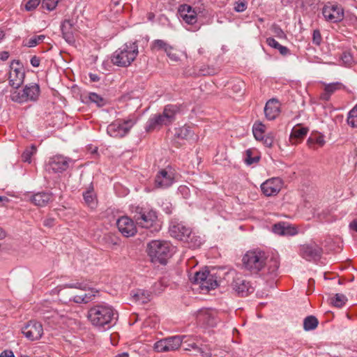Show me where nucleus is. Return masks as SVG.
<instances>
[{"label": "nucleus", "mask_w": 357, "mask_h": 357, "mask_svg": "<svg viewBox=\"0 0 357 357\" xmlns=\"http://www.w3.org/2000/svg\"><path fill=\"white\" fill-rule=\"evenodd\" d=\"M118 316L117 311L112 305L102 303L90 307L87 317L93 326L107 330L115 325Z\"/></svg>", "instance_id": "nucleus-1"}, {"label": "nucleus", "mask_w": 357, "mask_h": 357, "mask_svg": "<svg viewBox=\"0 0 357 357\" xmlns=\"http://www.w3.org/2000/svg\"><path fill=\"white\" fill-rule=\"evenodd\" d=\"M180 112V106L167 105L162 113L152 115L148 120L146 130L148 132L160 129L162 126L172 124L176 119V115Z\"/></svg>", "instance_id": "nucleus-2"}, {"label": "nucleus", "mask_w": 357, "mask_h": 357, "mask_svg": "<svg viewBox=\"0 0 357 357\" xmlns=\"http://www.w3.org/2000/svg\"><path fill=\"white\" fill-rule=\"evenodd\" d=\"M173 248L169 242L153 240L147 245V253L153 263L166 264L173 255Z\"/></svg>", "instance_id": "nucleus-3"}, {"label": "nucleus", "mask_w": 357, "mask_h": 357, "mask_svg": "<svg viewBox=\"0 0 357 357\" xmlns=\"http://www.w3.org/2000/svg\"><path fill=\"white\" fill-rule=\"evenodd\" d=\"M169 232L173 238L186 242L191 246L199 247L202 244L201 238L192 233L190 227L177 220H171Z\"/></svg>", "instance_id": "nucleus-4"}, {"label": "nucleus", "mask_w": 357, "mask_h": 357, "mask_svg": "<svg viewBox=\"0 0 357 357\" xmlns=\"http://www.w3.org/2000/svg\"><path fill=\"white\" fill-rule=\"evenodd\" d=\"M138 53L136 42L126 43L113 53L111 61L115 66L127 67L134 61Z\"/></svg>", "instance_id": "nucleus-5"}, {"label": "nucleus", "mask_w": 357, "mask_h": 357, "mask_svg": "<svg viewBox=\"0 0 357 357\" xmlns=\"http://www.w3.org/2000/svg\"><path fill=\"white\" fill-rule=\"evenodd\" d=\"M134 219L136 224L143 228L159 231L160 225L158 223L157 212L153 209L137 207L134 212Z\"/></svg>", "instance_id": "nucleus-6"}, {"label": "nucleus", "mask_w": 357, "mask_h": 357, "mask_svg": "<svg viewBox=\"0 0 357 357\" xmlns=\"http://www.w3.org/2000/svg\"><path fill=\"white\" fill-rule=\"evenodd\" d=\"M266 255L261 251H248L243 257L245 268L252 273H258L265 268Z\"/></svg>", "instance_id": "nucleus-7"}, {"label": "nucleus", "mask_w": 357, "mask_h": 357, "mask_svg": "<svg viewBox=\"0 0 357 357\" xmlns=\"http://www.w3.org/2000/svg\"><path fill=\"white\" fill-rule=\"evenodd\" d=\"M40 94V88L36 83H30L26 84L22 90L15 91L10 94V98L13 101L18 103H24L27 102H36Z\"/></svg>", "instance_id": "nucleus-8"}, {"label": "nucleus", "mask_w": 357, "mask_h": 357, "mask_svg": "<svg viewBox=\"0 0 357 357\" xmlns=\"http://www.w3.org/2000/svg\"><path fill=\"white\" fill-rule=\"evenodd\" d=\"M135 123L136 120L133 118L119 119L108 125L107 132L112 137L122 138L130 132Z\"/></svg>", "instance_id": "nucleus-9"}, {"label": "nucleus", "mask_w": 357, "mask_h": 357, "mask_svg": "<svg viewBox=\"0 0 357 357\" xmlns=\"http://www.w3.org/2000/svg\"><path fill=\"white\" fill-rule=\"evenodd\" d=\"M22 333L30 341L38 340L43 334V325L37 321L31 320L22 327Z\"/></svg>", "instance_id": "nucleus-10"}, {"label": "nucleus", "mask_w": 357, "mask_h": 357, "mask_svg": "<svg viewBox=\"0 0 357 357\" xmlns=\"http://www.w3.org/2000/svg\"><path fill=\"white\" fill-rule=\"evenodd\" d=\"M322 252V248L316 243L303 244L298 248L299 255L309 261L319 260Z\"/></svg>", "instance_id": "nucleus-11"}, {"label": "nucleus", "mask_w": 357, "mask_h": 357, "mask_svg": "<svg viewBox=\"0 0 357 357\" xmlns=\"http://www.w3.org/2000/svg\"><path fill=\"white\" fill-rule=\"evenodd\" d=\"M322 14L326 21L332 23L339 22L344 18V10L338 4L325 5L322 9Z\"/></svg>", "instance_id": "nucleus-12"}, {"label": "nucleus", "mask_w": 357, "mask_h": 357, "mask_svg": "<svg viewBox=\"0 0 357 357\" xmlns=\"http://www.w3.org/2000/svg\"><path fill=\"white\" fill-rule=\"evenodd\" d=\"M24 77L25 73L23 68L20 66V62L13 61L9 73L10 85L15 89H18L22 84Z\"/></svg>", "instance_id": "nucleus-13"}, {"label": "nucleus", "mask_w": 357, "mask_h": 357, "mask_svg": "<svg viewBox=\"0 0 357 357\" xmlns=\"http://www.w3.org/2000/svg\"><path fill=\"white\" fill-rule=\"evenodd\" d=\"M232 289L241 297H245L254 291V287L250 281L242 276H236L231 283Z\"/></svg>", "instance_id": "nucleus-14"}, {"label": "nucleus", "mask_w": 357, "mask_h": 357, "mask_svg": "<svg viewBox=\"0 0 357 357\" xmlns=\"http://www.w3.org/2000/svg\"><path fill=\"white\" fill-rule=\"evenodd\" d=\"M119 231L125 237L133 236L137 233L134 221L128 216H122L116 221Z\"/></svg>", "instance_id": "nucleus-15"}, {"label": "nucleus", "mask_w": 357, "mask_h": 357, "mask_svg": "<svg viewBox=\"0 0 357 357\" xmlns=\"http://www.w3.org/2000/svg\"><path fill=\"white\" fill-rule=\"evenodd\" d=\"M70 161L69 158L63 155H54L50 158L47 165V169L54 173L63 172L68 168Z\"/></svg>", "instance_id": "nucleus-16"}, {"label": "nucleus", "mask_w": 357, "mask_h": 357, "mask_svg": "<svg viewBox=\"0 0 357 357\" xmlns=\"http://www.w3.org/2000/svg\"><path fill=\"white\" fill-rule=\"evenodd\" d=\"M175 181L174 173L164 169L160 170L155 178V186L160 188H167Z\"/></svg>", "instance_id": "nucleus-17"}, {"label": "nucleus", "mask_w": 357, "mask_h": 357, "mask_svg": "<svg viewBox=\"0 0 357 357\" xmlns=\"http://www.w3.org/2000/svg\"><path fill=\"white\" fill-rule=\"evenodd\" d=\"M29 200L37 206L44 207L54 200V196L50 191H41L32 195Z\"/></svg>", "instance_id": "nucleus-18"}, {"label": "nucleus", "mask_w": 357, "mask_h": 357, "mask_svg": "<svg viewBox=\"0 0 357 357\" xmlns=\"http://www.w3.org/2000/svg\"><path fill=\"white\" fill-rule=\"evenodd\" d=\"M281 188V181L279 178H273L268 179L261 185V189L266 196L277 195Z\"/></svg>", "instance_id": "nucleus-19"}, {"label": "nucleus", "mask_w": 357, "mask_h": 357, "mask_svg": "<svg viewBox=\"0 0 357 357\" xmlns=\"http://www.w3.org/2000/svg\"><path fill=\"white\" fill-rule=\"evenodd\" d=\"M180 17L188 24H194L197 22V12L190 6L181 5L178 8Z\"/></svg>", "instance_id": "nucleus-20"}, {"label": "nucleus", "mask_w": 357, "mask_h": 357, "mask_svg": "<svg viewBox=\"0 0 357 357\" xmlns=\"http://www.w3.org/2000/svg\"><path fill=\"white\" fill-rule=\"evenodd\" d=\"M280 113V104L276 99H271L266 103L264 114L266 118L269 120H274Z\"/></svg>", "instance_id": "nucleus-21"}, {"label": "nucleus", "mask_w": 357, "mask_h": 357, "mask_svg": "<svg viewBox=\"0 0 357 357\" xmlns=\"http://www.w3.org/2000/svg\"><path fill=\"white\" fill-rule=\"evenodd\" d=\"M197 318L200 324L208 327H214L217 323L215 312L209 310L199 311Z\"/></svg>", "instance_id": "nucleus-22"}, {"label": "nucleus", "mask_w": 357, "mask_h": 357, "mask_svg": "<svg viewBox=\"0 0 357 357\" xmlns=\"http://www.w3.org/2000/svg\"><path fill=\"white\" fill-rule=\"evenodd\" d=\"M61 31L63 37L65 40L68 43L75 42L74 33L75 28L73 26V23L71 20H66L61 24Z\"/></svg>", "instance_id": "nucleus-23"}, {"label": "nucleus", "mask_w": 357, "mask_h": 357, "mask_svg": "<svg viewBox=\"0 0 357 357\" xmlns=\"http://www.w3.org/2000/svg\"><path fill=\"white\" fill-rule=\"evenodd\" d=\"M85 204L90 208H94L97 206V197L94 191L93 183H90L86 190L82 194Z\"/></svg>", "instance_id": "nucleus-24"}, {"label": "nucleus", "mask_w": 357, "mask_h": 357, "mask_svg": "<svg viewBox=\"0 0 357 357\" xmlns=\"http://www.w3.org/2000/svg\"><path fill=\"white\" fill-rule=\"evenodd\" d=\"M131 296L133 301L138 304H145L151 299V294L149 291L144 289H137L132 291Z\"/></svg>", "instance_id": "nucleus-25"}, {"label": "nucleus", "mask_w": 357, "mask_h": 357, "mask_svg": "<svg viewBox=\"0 0 357 357\" xmlns=\"http://www.w3.org/2000/svg\"><path fill=\"white\" fill-rule=\"evenodd\" d=\"M175 135L176 136L177 138L181 139H195V133L193 130V128L187 125H185L176 129Z\"/></svg>", "instance_id": "nucleus-26"}, {"label": "nucleus", "mask_w": 357, "mask_h": 357, "mask_svg": "<svg viewBox=\"0 0 357 357\" xmlns=\"http://www.w3.org/2000/svg\"><path fill=\"white\" fill-rule=\"evenodd\" d=\"M186 337V335H175L165 338L169 351L178 349L182 343H187L188 340H183Z\"/></svg>", "instance_id": "nucleus-27"}, {"label": "nucleus", "mask_w": 357, "mask_h": 357, "mask_svg": "<svg viewBox=\"0 0 357 357\" xmlns=\"http://www.w3.org/2000/svg\"><path fill=\"white\" fill-rule=\"evenodd\" d=\"M99 291L95 289H89L87 293L75 296L73 301L77 303H87L91 302Z\"/></svg>", "instance_id": "nucleus-28"}, {"label": "nucleus", "mask_w": 357, "mask_h": 357, "mask_svg": "<svg viewBox=\"0 0 357 357\" xmlns=\"http://www.w3.org/2000/svg\"><path fill=\"white\" fill-rule=\"evenodd\" d=\"M260 155L257 150L249 149L245 151L244 160L248 165L259 162Z\"/></svg>", "instance_id": "nucleus-29"}, {"label": "nucleus", "mask_w": 357, "mask_h": 357, "mask_svg": "<svg viewBox=\"0 0 357 357\" xmlns=\"http://www.w3.org/2000/svg\"><path fill=\"white\" fill-rule=\"evenodd\" d=\"M266 42L271 47L278 50L282 56L290 54V51L287 47L280 45L272 37L267 38Z\"/></svg>", "instance_id": "nucleus-30"}, {"label": "nucleus", "mask_w": 357, "mask_h": 357, "mask_svg": "<svg viewBox=\"0 0 357 357\" xmlns=\"http://www.w3.org/2000/svg\"><path fill=\"white\" fill-rule=\"evenodd\" d=\"M279 266L278 260L276 258H271L267 263L266 262L264 268H267V274L271 277H275L277 275Z\"/></svg>", "instance_id": "nucleus-31"}, {"label": "nucleus", "mask_w": 357, "mask_h": 357, "mask_svg": "<svg viewBox=\"0 0 357 357\" xmlns=\"http://www.w3.org/2000/svg\"><path fill=\"white\" fill-rule=\"evenodd\" d=\"M324 90L328 91L331 95L335 93L337 90H344L348 93H351V91L349 90L347 86H345L341 82H333L330 84H327L325 85Z\"/></svg>", "instance_id": "nucleus-32"}, {"label": "nucleus", "mask_w": 357, "mask_h": 357, "mask_svg": "<svg viewBox=\"0 0 357 357\" xmlns=\"http://www.w3.org/2000/svg\"><path fill=\"white\" fill-rule=\"evenodd\" d=\"M308 129L304 127H294L290 135V139H303L307 134Z\"/></svg>", "instance_id": "nucleus-33"}, {"label": "nucleus", "mask_w": 357, "mask_h": 357, "mask_svg": "<svg viewBox=\"0 0 357 357\" xmlns=\"http://www.w3.org/2000/svg\"><path fill=\"white\" fill-rule=\"evenodd\" d=\"M307 143L308 146L312 149H316L314 145H318V146L321 147L325 144L324 137L320 134L310 136L308 138Z\"/></svg>", "instance_id": "nucleus-34"}, {"label": "nucleus", "mask_w": 357, "mask_h": 357, "mask_svg": "<svg viewBox=\"0 0 357 357\" xmlns=\"http://www.w3.org/2000/svg\"><path fill=\"white\" fill-rule=\"evenodd\" d=\"M217 287L218 282L215 279H214V276L211 274H209L206 278V280H204L200 285V288L202 289V290L206 291L214 289Z\"/></svg>", "instance_id": "nucleus-35"}, {"label": "nucleus", "mask_w": 357, "mask_h": 357, "mask_svg": "<svg viewBox=\"0 0 357 357\" xmlns=\"http://www.w3.org/2000/svg\"><path fill=\"white\" fill-rule=\"evenodd\" d=\"M151 50L156 51L163 50L166 53L168 50H172V45L163 40L157 39L152 42Z\"/></svg>", "instance_id": "nucleus-36"}, {"label": "nucleus", "mask_w": 357, "mask_h": 357, "mask_svg": "<svg viewBox=\"0 0 357 357\" xmlns=\"http://www.w3.org/2000/svg\"><path fill=\"white\" fill-rule=\"evenodd\" d=\"M318 319L314 316H308L303 321V328L305 331H312L318 326Z\"/></svg>", "instance_id": "nucleus-37"}, {"label": "nucleus", "mask_w": 357, "mask_h": 357, "mask_svg": "<svg viewBox=\"0 0 357 357\" xmlns=\"http://www.w3.org/2000/svg\"><path fill=\"white\" fill-rule=\"evenodd\" d=\"M347 302V298L342 294H336L331 298V303L338 308L342 307Z\"/></svg>", "instance_id": "nucleus-38"}, {"label": "nucleus", "mask_w": 357, "mask_h": 357, "mask_svg": "<svg viewBox=\"0 0 357 357\" xmlns=\"http://www.w3.org/2000/svg\"><path fill=\"white\" fill-rule=\"evenodd\" d=\"M347 122L351 128H357V104L349 112Z\"/></svg>", "instance_id": "nucleus-39"}, {"label": "nucleus", "mask_w": 357, "mask_h": 357, "mask_svg": "<svg viewBox=\"0 0 357 357\" xmlns=\"http://www.w3.org/2000/svg\"><path fill=\"white\" fill-rule=\"evenodd\" d=\"M91 102L96 104L98 107H103L107 104V100L96 93H89L88 95Z\"/></svg>", "instance_id": "nucleus-40"}, {"label": "nucleus", "mask_w": 357, "mask_h": 357, "mask_svg": "<svg viewBox=\"0 0 357 357\" xmlns=\"http://www.w3.org/2000/svg\"><path fill=\"white\" fill-rule=\"evenodd\" d=\"M36 152V147L31 145V147L25 149L22 154V160L23 162L30 163L31 162V157Z\"/></svg>", "instance_id": "nucleus-41"}, {"label": "nucleus", "mask_w": 357, "mask_h": 357, "mask_svg": "<svg viewBox=\"0 0 357 357\" xmlns=\"http://www.w3.org/2000/svg\"><path fill=\"white\" fill-rule=\"evenodd\" d=\"M210 274V273L207 271L203 272H196L194 277L192 278V282L195 284H202V283L206 280V278Z\"/></svg>", "instance_id": "nucleus-42"}, {"label": "nucleus", "mask_w": 357, "mask_h": 357, "mask_svg": "<svg viewBox=\"0 0 357 357\" xmlns=\"http://www.w3.org/2000/svg\"><path fill=\"white\" fill-rule=\"evenodd\" d=\"M264 126L261 123H259L257 125L255 123L253 126L252 132H253V135L257 140L259 141V140H261V138H263L264 136H265L264 135Z\"/></svg>", "instance_id": "nucleus-43"}, {"label": "nucleus", "mask_w": 357, "mask_h": 357, "mask_svg": "<svg viewBox=\"0 0 357 357\" xmlns=\"http://www.w3.org/2000/svg\"><path fill=\"white\" fill-rule=\"evenodd\" d=\"M45 38V35L33 36L29 39L26 45L29 47H35L37 45L41 43Z\"/></svg>", "instance_id": "nucleus-44"}, {"label": "nucleus", "mask_w": 357, "mask_h": 357, "mask_svg": "<svg viewBox=\"0 0 357 357\" xmlns=\"http://www.w3.org/2000/svg\"><path fill=\"white\" fill-rule=\"evenodd\" d=\"M60 1L61 0H42V8L49 11L53 10L56 8Z\"/></svg>", "instance_id": "nucleus-45"}, {"label": "nucleus", "mask_w": 357, "mask_h": 357, "mask_svg": "<svg viewBox=\"0 0 357 357\" xmlns=\"http://www.w3.org/2000/svg\"><path fill=\"white\" fill-rule=\"evenodd\" d=\"M154 349L157 352H167L169 351L168 347L166 344V340L165 338L163 340H160L159 341H157L154 344Z\"/></svg>", "instance_id": "nucleus-46"}, {"label": "nucleus", "mask_w": 357, "mask_h": 357, "mask_svg": "<svg viewBox=\"0 0 357 357\" xmlns=\"http://www.w3.org/2000/svg\"><path fill=\"white\" fill-rule=\"evenodd\" d=\"M271 31L274 33L275 36L278 38L283 39L286 38L287 36L284 31L280 28V26L276 24H273L271 28Z\"/></svg>", "instance_id": "nucleus-47"}, {"label": "nucleus", "mask_w": 357, "mask_h": 357, "mask_svg": "<svg viewBox=\"0 0 357 357\" xmlns=\"http://www.w3.org/2000/svg\"><path fill=\"white\" fill-rule=\"evenodd\" d=\"M180 53L182 52L176 50L174 48V47L172 46V50H168V51L166 52V54L171 61H178L180 60Z\"/></svg>", "instance_id": "nucleus-48"}, {"label": "nucleus", "mask_w": 357, "mask_h": 357, "mask_svg": "<svg viewBox=\"0 0 357 357\" xmlns=\"http://www.w3.org/2000/svg\"><path fill=\"white\" fill-rule=\"evenodd\" d=\"M248 3L246 0H238L234 3V9L236 12L241 13L247 9Z\"/></svg>", "instance_id": "nucleus-49"}, {"label": "nucleus", "mask_w": 357, "mask_h": 357, "mask_svg": "<svg viewBox=\"0 0 357 357\" xmlns=\"http://www.w3.org/2000/svg\"><path fill=\"white\" fill-rule=\"evenodd\" d=\"M66 288H75V289H79L86 290L88 287L87 284L83 282H70L68 284H66L64 285Z\"/></svg>", "instance_id": "nucleus-50"}, {"label": "nucleus", "mask_w": 357, "mask_h": 357, "mask_svg": "<svg viewBox=\"0 0 357 357\" xmlns=\"http://www.w3.org/2000/svg\"><path fill=\"white\" fill-rule=\"evenodd\" d=\"M284 222L276 223L273 225L272 230L276 234L284 236Z\"/></svg>", "instance_id": "nucleus-51"}, {"label": "nucleus", "mask_w": 357, "mask_h": 357, "mask_svg": "<svg viewBox=\"0 0 357 357\" xmlns=\"http://www.w3.org/2000/svg\"><path fill=\"white\" fill-rule=\"evenodd\" d=\"M40 3H42V0H28L25 4V9L27 11L33 10Z\"/></svg>", "instance_id": "nucleus-52"}, {"label": "nucleus", "mask_w": 357, "mask_h": 357, "mask_svg": "<svg viewBox=\"0 0 357 357\" xmlns=\"http://www.w3.org/2000/svg\"><path fill=\"white\" fill-rule=\"evenodd\" d=\"M322 42V37L319 29H315L312 33V43L317 46L321 45Z\"/></svg>", "instance_id": "nucleus-53"}, {"label": "nucleus", "mask_w": 357, "mask_h": 357, "mask_svg": "<svg viewBox=\"0 0 357 357\" xmlns=\"http://www.w3.org/2000/svg\"><path fill=\"white\" fill-rule=\"evenodd\" d=\"M216 73V70L214 68L211 67H202L199 70V74L200 75L206 76V75H213Z\"/></svg>", "instance_id": "nucleus-54"}, {"label": "nucleus", "mask_w": 357, "mask_h": 357, "mask_svg": "<svg viewBox=\"0 0 357 357\" xmlns=\"http://www.w3.org/2000/svg\"><path fill=\"white\" fill-rule=\"evenodd\" d=\"M260 141H262L266 147H271L274 142V137L271 134H268L264 136Z\"/></svg>", "instance_id": "nucleus-55"}, {"label": "nucleus", "mask_w": 357, "mask_h": 357, "mask_svg": "<svg viewBox=\"0 0 357 357\" xmlns=\"http://www.w3.org/2000/svg\"><path fill=\"white\" fill-rule=\"evenodd\" d=\"M298 230L296 227L290 225L284 226V236H294L297 234Z\"/></svg>", "instance_id": "nucleus-56"}, {"label": "nucleus", "mask_w": 357, "mask_h": 357, "mask_svg": "<svg viewBox=\"0 0 357 357\" xmlns=\"http://www.w3.org/2000/svg\"><path fill=\"white\" fill-rule=\"evenodd\" d=\"M341 59L342 61L347 65H350L353 62V57L351 53L348 52H343Z\"/></svg>", "instance_id": "nucleus-57"}, {"label": "nucleus", "mask_w": 357, "mask_h": 357, "mask_svg": "<svg viewBox=\"0 0 357 357\" xmlns=\"http://www.w3.org/2000/svg\"><path fill=\"white\" fill-rule=\"evenodd\" d=\"M183 340H188L187 343L185 344H186V347L184 348L185 351H190L194 349L197 351L199 347L195 342H190V337L187 336V337Z\"/></svg>", "instance_id": "nucleus-58"}, {"label": "nucleus", "mask_w": 357, "mask_h": 357, "mask_svg": "<svg viewBox=\"0 0 357 357\" xmlns=\"http://www.w3.org/2000/svg\"><path fill=\"white\" fill-rule=\"evenodd\" d=\"M197 352H199L203 357H211L212 354L210 350H204L202 348L198 347Z\"/></svg>", "instance_id": "nucleus-59"}, {"label": "nucleus", "mask_w": 357, "mask_h": 357, "mask_svg": "<svg viewBox=\"0 0 357 357\" xmlns=\"http://www.w3.org/2000/svg\"><path fill=\"white\" fill-rule=\"evenodd\" d=\"M30 63L33 67H38L40 66V59L36 56H33L31 58Z\"/></svg>", "instance_id": "nucleus-60"}, {"label": "nucleus", "mask_w": 357, "mask_h": 357, "mask_svg": "<svg viewBox=\"0 0 357 357\" xmlns=\"http://www.w3.org/2000/svg\"><path fill=\"white\" fill-rule=\"evenodd\" d=\"M164 287L162 285L160 282L155 283L153 292L155 294H160L164 291Z\"/></svg>", "instance_id": "nucleus-61"}, {"label": "nucleus", "mask_w": 357, "mask_h": 357, "mask_svg": "<svg viewBox=\"0 0 357 357\" xmlns=\"http://www.w3.org/2000/svg\"><path fill=\"white\" fill-rule=\"evenodd\" d=\"M331 95L324 90L323 93L320 94L319 98L324 101H328L331 98Z\"/></svg>", "instance_id": "nucleus-62"}, {"label": "nucleus", "mask_w": 357, "mask_h": 357, "mask_svg": "<svg viewBox=\"0 0 357 357\" xmlns=\"http://www.w3.org/2000/svg\"><path fill=\"white\" fill-rule=\"evenodd\" d=\"M0 357H15V355L12 351L5 350L1 353Z\"/></svg>", "instance_id": "nucleus-63"}, {"label": "nucleus", "mask_w": 357, "mask_h": 357, "mask_svg": "<svg viewBox=\"0 0 357 357\" xmlns=\"http://www.w3.org/2000/svg\"><path fill=\"white\" fill-rule=\"evenodd\" d=\"M349 227L351 230L355 231L357 232V220H354L351 221L349 225Z\"/></svg>", "instance_id": "nucleus-64"}]
</instances>
